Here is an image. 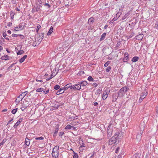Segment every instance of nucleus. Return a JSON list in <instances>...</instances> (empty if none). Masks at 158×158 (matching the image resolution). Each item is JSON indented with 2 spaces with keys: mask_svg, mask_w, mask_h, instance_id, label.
I'll return each mask as SVG.
<instances>
[{
  "mask_svg": "<svg viewBox=\"0 0 158 158\" xmlns=\"http://www.w3.org/2000/svg\"><path fill=\"white\" fill-rule=\"evenodd\" d=\"M19 28L20 30L23 29L24 28V26L23 25L22 23H20L19 26Z\"/></svg>",
  "mask_w": 158,
  "mask_h": 158,
  "instance_id": "25",
  "label": "nucleus"
},
{
  "mask_svg": "<svg viewBox=\"0 0 158 158\" xmlns=\"http://www.w3.org/2000/svg\"><path fill=\"white\" fill-rule=\"evenodd\" d=\"M44 5V6H48V8L50 7V6L49 5V4H48V3H45V4Z\"/></svg>",
  "mask_w": 158,
  "mask_h": 158,
  "instance_id": "61",
  "label": "nucleus"
},
{
  "mask_svg": "<svg viewBox=\"0 0 158 158\" xmlns=\"http://www.w3.org/2000/svg\"><path fill=\"white\" fill-rule=\"evenodd\" d=\"M9 56L7 55L2 56L1 57V59L3 60H6L8 59Z\"/></svg>",
  "mask_w": 158,
  "mask_h": 158,
  "instance_id": "21",
  "label": "nucleus"
},
{
  "mask_svg": "<svg viewBox=\"0 0 158 158\" xmlns=\"http://www.w3.org/2000/svg\"><path fill=\"white\" fill-rule=\"evenodd\" d=\"M6 35H7V34H6V33H3V36L5 38L6 37Z\"/></svg>",
  "mask_w": 158,
  "mask_h": 158,
  "instance_id": "60",
  "label": "nucleus"
},
{
  "mask_svg": "<svg viewBox=\"0 0 158 158\" xmlns=\"http://www.w3.org/2000/svg\"><path fill=\"white\" fill-rule=\"evenodd\" d=\"M143 99L142 98H141V97H140V98H139V102H141L142 101Z\"/></svg>",
  "mask_w": 158,
  "mask_h": 158,
  "instance_id": "54",
  "label": "nucleus"
},
{
  "mask_svg": "<svg viewBox=\"0 0 158 158\" xmlns=\"http://www.w3.org/2000/svg\"><path fill=\"white\" fill-rule=\"evenodd\" d=\"M23 120V118H20L19 119V120L16 122V123L15 124L14 126V127L15 128L16 127L18 126L20 123Z\"/></svg>",
  "mask_w": 158,
  "mask_h": 158,
  "instance_id": "9",
  "label": "nucleus"
},
{
  "mask_svg": "<svg viewBox=\"0 0 158 158\" xmlns=\"http://www.w3.org/2000/svg\"><path fill=\"white\" fill-rule=\"evenodd\" d=\"M44 139V137L42 136H41V137H37V138H35V139L36 140H38V139H39V140H43V139Z\"/></svg>",
  "mask_w": 158,
  "mask_h": 158,
  "instance_id": "41",
  "label": "nucleus"
},
{
  "mask_svg": "<svg viewBox=\"0 0 158 158\" xmlns=\"http://www.w3.org/2000/svg\"><path fill=\"white\" fill-rule=\"evenodd\" d=\"M43 91L44 93L47 94L49 92V89L46 88L44 89H43V91Z\"/></svg>",
  "mask_w": 158,
  "mask_h": 158,
  "instance_id": "23",
  "label": "nucleus"
},
{
  "mask_svg": "<svg viewBox=\"0 0 158 158\" xmlns=\"http://www.w3.org/2000/svg\"><path fill=\"white\" fill-rule=\"evenodd\" d=\"M20 29H19V27H15L14 29V31H18Z\"/></svg>",
  "mask_w": 158,
  "mask_h": 158,
  "instance_id": "48",
  "label": "nucleus"
},
{
  "mask_svg": "<svg viewBox=\"0 0 158 158\" xmlns=\"http://www.w3.org/2000/svg\"><path fill=\"white\" fill-rule=\"evenodd\" d=\"M129 54L127 52H125L124 54V56L125 57H128Z\"/></svg>",
  "mask_w": 158,
  "mask_h": 158,
  "instance_id": "49",
  "label": "nucleus"
},
{
  "mask_svg": "<svg viewBox=\"0 0 158 158\" xmlns=\"http://www.w3.org/2000/svg\"><path fill=\"white\" fill-rule=\"evenodd\" d=\"M29 105V104L27 103V104L25 106H25H22V107L21 108L22 110V111L24 110L25 108H26L27 106H28Z\"/></svg>",
  "mask_w": 158,
  "mask_h": 158,
  "instance_id": "32",
  "label": "nucleus"
},
{
  "mask_svg": "<svg viewBox=\"0 0 158 158\" xmlns=\"http://www.w3.org/2000/svg\"><path fill=\"white\" fill-rule=\"evenodd\" d=\"M25 142L26 145L27 146H28L30 144V140L27 138H26L25 139Z\"/></svg>",
  "mask_w": 158,
  "mask_h": 158,
  "instance_id": "14",
  "label": "nucleus"
},
{
  "mask_svg": "<svg viewBox=\"0 0 158 158\" xmlns=\"http://www.w3.org/2000/svg\"><path fill=\"white\" fill-rule=\"evenodd\" d=\"M143 35L142 34H140L136 36V39L138 40H141L143 38Z\"/></svg>",
  "mask_w": 158,
  "mask_h": 158,
  "instance_id": "10",
  "label": "nucleus"
},
{
  "mask_svg": "<svg viewBox=\"0 0 158 158\" xmlns=\"http://www.w3.org/2000/svg\"><path fill=\"white\" fill-rule=\"evenodd\" d=\"M93 85L94 86V87H96L98 86V84L95 83H94L93 84Z\"/></svg>",
  "mask_w": 158,
  "mask_h": 158,
  "instance_id": "58",
  "label": "nucleus"
},
{
  "mask_svg": "<svg viewBox=\"0 0 158 158\" xmlns=\"http://www.w3.org/2000/svg\"><path fill=\"white\" fill-rule=\"evenodd\" d=\"M148 94V92L145 89L144 91L143 92L142 94L140 95V97L142 98L143 99L144 98L147 96Z\"/></svg>",
  "mask_w": 158,
  "mask_h": 158,
  "instance_id": "7",
  "label": "nucleus"
},
{
  "mask_svg": "<svg viewBox=\"0 0 158 158\" xmlns=\"http://www.w3.org/2000/svg\"><path fill=\"white\" fill-rule=\"evenodd\" d=\"M40 8V5H38L36 7V11L37 12L38 11Z\"/></svg>",
  "mask_w": 158,
  "mask_h": 158,
  "instance_id": "30",
  "label": "nucleus"
},
{
  "mask_svg": "<svg viewBox=\"0 0 158 158\" xmlns=\"http://www.w3.org/2000/svg\"><path fill=\"white\" fill-rule=\"evenodd\" d=\"M95 154V152H93V154L91 156L90 158H92V157Z\"/></svg>",
  "mask_w": 158,
  "mask_h": 158,
  "instance_id": "59",
  "label": "nucleus"
},
{
  "mask_svg": "<svg viewBox=\"0 0 158 158\" xmlns=\"http://www.w3.org/2000/svg\"><path fill=\"white\" fill-rule=\"evenodd\" d=\"M155 27L158 29V21L155 24Z\"/></svg>",
  "mask_w": 158,
  "mask_h": 158,
  "instance_id": "47",
  "label": "nucleus"
},
{
  "mask_svg": "<svg viewBox=\"0 0 158 158\" xmlns=\"http://www.w3.org/2000/svg\"><path fill=\"white\" fill-rule=\"evenodd\" d=\"M113 130L111 129H107V136L108 138L110 137L112 135Z\"/></svg>",
  "mask_w": 158,
  "mask_h": 158,
  "instance_id": "8",
  "label": "nucleus"
},
{
  "mask_svg": "<svg viewBox=\"0 0 158 158\" xmlns=\"http://www.w3.org/2000/svg\"><path fill=\"white\" fill-rule=\"evenodd\" d=\"M12 23L11 22H9L7 24V26L9 27L11 26H12Z\"/></svg>",
  "mask_w": 158,
  "mask_h": 158,
  "instance_id": "51",
  "label": "nucleus"
},
{
  "mask_svg": "<svg viewBox=\"0 0 158 158\" xmlns=\"http://www.w3.org/2000/svg\"><path fill=\"white\" fill-rule=\"evenodd\" d=\"M73 152L74 154H73V158H78V154L77 153L75 152H74V151H73Z\"/></svg>",
  "mask_w": 158,
  "mask_h": 158,
  "instance_id": "28",
  "label": "nucleus"
},
{
  "mask_svg": "<svg viewBox=\"0 0 158 158\" xmlns=\"http://www.w3.org/2000/svg\"><path fill=\"white\" fill-rule=\"evenodd\" d=\"M146 123L144 121H141L140 123L139 130V132L137 133L136 137V139L138 141H140L141 139V135L144 130Z\"/></svg>",
  "mask_w": 158,
  "mask_h": 158,
  "instance_id": "1",
  "label": "nucleus"
},
{
  "mask_svg": "<svg viewBox=\"0 0 158 158\" xmlns=\"http://www.w3.org/2000/svg\"><path fill=\"white\" fill-rule=\"evenodd\" d=\"M27 91H25L23 92L22 94H20L19 96L16 98L15 100L16 104L18 105L19 102L22 101L24 97L27 94Z\"/></svg>",
  "mask_w": 158,
  "mask_h": 158,
  "instance_id": "4",
  "label": "nucleus"
},
{
  "mask_svg": "<svg viewBox=\"0 0 158 158\" xmlns=\"http://www.w3.org/2000/svg\"><path fill=\"white\" fill-rule=\"evenodd\" d=\"M110 129L111 130H113V126L111 124H110L108 126V127L107 128V129L109 130Z\"/></svg>",
  "mask_w": 158,
  "mask_h": 158,
  "instance_id": "34",
  "label": "nucleus"
},
{
  "mask_svg": "<svg viewBox=\"0 0 158 158\" xmlns=\"http://www.w3.org/2000/svg\"><path fill=\"white\" fill-rule=\"evenodd\" d=\"M84 73V72L83 71H81L79 73L80 75H83Z\"/></svg>",
  "mask_w": 158,
  "mask_h": 158,
  "instance_id": "55",
  "label": "nucleus"
},
{
  "mask_svg": "<svg viewBox=\"0 0 158 158\" xmlns=\"http://www.w3.org/2000/svg\"><path fill=\"white\" fill-rule=\"evenodd\" d=\"M59 125L58 124H57L56 126V130L54 133V136L56 135V134L57 133L59 130Z\"/></svg>",
  "mask_w": 158,
  "mask_h": 158,
  "instance_id": "12",
  "label": "nucleus"
},
{
  "mask_svg": "<svg viewBox=\"0 0 158 158\" xmlns=\"http://www.w3.org/2000/svg\"><path fill=\"white\" fill-rule=\"evenodd\" d=\"M6 139H3V140H2V142H1V145H3L4 143L6 142Z\"/></svg>",
  "mask_w": 158,
  "mask_h": 158,
  "instance_id": "44",
  "label": "nucleus"
},
{
  "mask_svg": "<svg viewBox=\"0 0 158 158\" xmlns=\"http://www.w3.org/2000/svg\"><path fill=\"white\" fill-rule=\"evenodd\" d=\"M71 128H73V127L71 126L70 125H68L67 126L65 127V129H70Z\"/></svg>",
  "mask_w": 158,
  "mask_h": 158,
  "instance_id": "24",
  "label": "nucleus"
},
{
  "mask_svg": "<svg viewBox=\"0 0 158 158\" xmlns=\"http://www.w3.org/2000/svg\"><path fill=\"white\" fill-rule=\"evenodd\" d=\"M118 139H119V137H118V134L115 133L114 136L110 139L109 144H112L113 143H116Z\"/></svg>",
  "mask_w": 158,
  "mask_h": 158,
  "instance_id": "2",
  "label": "nucleus"
},
{
  "mask_svg": "<svg viewBox=\"0 0 158 158\" xmlns=\"http://www.w3.org/2000/svg\"><path fill=\"white\" fill-rule=\"evenodd\" d=\"M78 83H79L81 85V86H85L87 85V82L86 81H84L82 82H81V83L79 82Z\"/></svg>",
  "mask_w": 158,
  "mask_h": 158,
  "instance_id": "18",
  "label": "nucleus"
},
{
  "mask_svg": "<svg viewBox=\"0 0 158 158\" xmlns=\"http://www.w3.org/2000/svg\"><path fill=\"white\" fill-rule=\"evenodd\" d=\"M94 106H96L98 105V103L97 102H94Z\"/></svg>",
  "mask_w": 158,
  "mask_h": 158,
  "instance_id": "62",
  "label": "nucleus"
},
{
  "mask_svg": "<svg viewBox=\"0 0 158 158\" xmlns=\"http://www.w3.org/2000/svg\"><path fill=\"white\" fill-rule=\"evenodd\" d=\"M13 118H12V119L9 120L8 122V123L7 124V125L8 124H10V123L13 120Z\"/></svg>",
  "mask_w": 158,
  "mask_h": 158,
  "instance_id": "56",
  "label": "nucleus"
},
{
  "mask_svg": "<svg viewBox=\"0 0 158 158\" xmlns=\"http://www.w3.org/2000/svg\"><path fill=\"white\" fill-rule=\"evenodd\" d=\"M27 55H25L22 58H21L19 60V62L20 63L23 62L27 58Z\"/></svg>",
  "mask_w": 158,
  "mask_h": 158,
  "instance_id": "15",
  "label": "nucleus"
},
{
  "mask_svg": "<svg viewBox=\"0 0 158 158\" xmlns=\"http://www.w3.org/2000/svg\"><path fill=\"white\" fill-rule=\"evenodd\" d=\"M81 85L79 83L77 84L72 85V86L71 87V88L72 89L74 90H79L81 89Z\"/></svg>",
  "mask_w": 158,
  "mask_h": 158,
  "instance_id": "6",
  "label": "nucleus"
},
{
  "mask_svg": "<svg viewBox=\"0 0 158 158\" xmlns=\"http://www.w3.org/2000/svg\"><path fill=\"white\" fill-rule=\"evenodd\" d=\"M108 96V95L106 94L103 93L102 95V98L103 99H105Z\"/></svg>",
  "mask_w": 158,
  "mask_h": 158,
  "instance_id": "26",
  "label": "nucleus"
},
{
  "mask_svg": "<svg viewBox=\"0 0 158 158\" xmlns=\"http://www.w3.org/2000/svg\"><path fill=\"white\" fill-rule=\"evenodd\" d=\"M106 34V33H104L102 35L101 38L100 40V41H102L105 39Z\"/></svg>",
  "mask_w": 158,
  "mask_h": 158,
  "instance_id": "20",
  "label": "nucleus"
},
{
  "mask_svg": "<svg viewBox=\"0 0 158 158\" xmlns=\"http://www.w3.org/2000/svg\"><path fill=\"white\" fill-rule=\"evenodd\" d=\"M59 146H55L53 148L52 152V155L53 157L55 158H57L59 156Z\"/></svg>",
  "mask_w": 158,
  "mask_h": 158,
  "instance_id": "3",
  "label": "nucleus"
},
{
  "mask_svg": "<svg viewBox=\"0 0 158 158\" xmlns=\"http://www.w3.org/2000/svg\"><path fill=\"white\" fill-rule=\"evenodd\" d=\"M10 16H14L15 15V13L14 12H13L12 11H11L10 12Z\"/></svg>",
  "mask_w": 158,
  "mask_h": 158,
  "instance_id": "43",
  "label": "nucleus"
},
{
  "mask_svg": "<svg viewBox=\"0 0 158 158\" xmlns=\"http://www.w3.org/2000/svg\"><path fill=\"white\" fill-rule=\"evenodd\" d=\"M138 157V158H139V157L138 154H135L133 156V158H137Z\"/></svg>",
  "mask_w": 158,
  "mask_h": 158,
  "instance_id": "35",
  "label": "nucleus"
},
{
  "mask_svg": "<svg viewBox=\"0 0 158 158\" xmlns=\"http://www.w3.org/2000/svg\"><path fill=\"white\" fill-rule=\"evenodd\" d=\"M108 27V25H105L104 27V29H106Z\"/></svg>",
  "mask_w": 158,
  "mask_h": 158,
  "instance_id": "63",
  "label": "nucleus"
},
{
  "mask_svg": "<svg viewBox=\"0 0 158 158\" xmlns=\"http://www.w3.org/2000/svg\"><path fill=\"white\" fill-rule=\"evenodd\" d=\"M24 52L23 50H20L17 53V55H21Z\"/></svg>",
  "mask_w": 158,
  "mask_h": 158,
  "instance_id": "27",
  "label": "nucleus"
},
{
  "mask_svg": "<svg viewBox=\"0 0 158 158\" xmlns=\"http://www.w3.org/2000/svg\"><path fill=\"white\" fill-rule=\"evenodd\" d=\"M110 62L109 61H108L106 62L104 64V66L106 67L108 66V64H110Z\"/></svg>",
  "mask_w": 158,
  "mask_h": 158,
  "instance_id": "42",
  "label": "nucleus"
},
{
  "mask_svg": "<svg viewBox=\"0 0 158 158\" xmlns=\"http://www.w3.org/2000/svg\"><path fill=\"white\" fill-rule=\"evenodd\" d=\"M128 57H124L123 59V61L124 62H126L128 60Z\"/></svg>",
  "mask_w": 158,
  "mask_h": 158,
  "instance_id": "39",
  "label": "nucleus"
},
{
  "mask_svg": "<svg viewBox=\"0 0 158 158\" xmlns=\"http://www.w3.org/2000/svg\"><path fill=\"white\" fill-rule=\"evenodd\" d=\"M40 25L39 24H38L37 26V29H36V31L37 32H38L39 29L40 28Z\"/></svg>",
  "mask_w": 158,
  "mask_h": 158,
  "instance_id": "40",
  "label": "nucleus"
},
{
  "mask_svg": "<svg viewBox=\"0 0 158 158\" xmlns=\"http://www.w3.org/2000/svg\"><path fill=\"white\" fill-rule=\"evenodd\" d=\"M36 81L37 82L40 81L41 82H43V81L42 80H38L37 78H36Z\"/></svg>",
  "mask_w": 158,
  "mask_h": 158,
  "instance_id": "57",
  "label": "nucleus"
},
{
  "mask_svg": "<svg viewBox=\"0 0 158 158\" xmlns=\"http://www.w3.org/2000/svg\"><path fill=\"white\" fill-rule=\"evenodd\" d=\"M64 92V88H61L56 92V94L57 95H59L62 94Z\"/></svg>",
  "mask_w": 158,
  "mask_h": 158,
  "instance_id": "11",
  "label": "nucleus"
},
{
  "mask_svg": "<svg viewBox=\"0 0 158 158\" xmlns=\"http://www.w3.org/2000/svg\"><path fill=\"white\" fill-rule=\"evenodd\" d=\"M119 148H118V147L117 148H116V150H115V153H118V151L119 150Z\"/></svg>",
  "mask_w": 158,
  "mask_h": 158,
  "instance_id": "52",
  "label": "nucleus"
},
{
  "mask_svg": "<svg viewBox=\"0 0 158 158\" xmlns=\"http://www.w3.org/2000/svg\"><path fill=\"white\" fill-rule=\"evenodd\" d=\"M111 69V67L110 66L107 67L106 69V72H109Z\"/></svg>",
  "mask_w": 158,
  "mask_h": 158,
  "instance_id": "38",
  "label": "nucleus"
},
{
  "mask_svg": "<svg viewBox=\"0 0 158 158\" xmlns=\"http://www.w3.org/2000/svg\"><path fill=\"white\" fill-rule=\"evenodd\" d=\"M139 59V58L138 57L136 56H134L132 58L131 61L134 62H135L138 61Z\"/></svg>",
  "mask_w": 158,
  "mask_h": 158,
  "instance_id": "16",
  "label": "nucleus"
},
{
  "mask_svg": "<svg viewBox=\"0 0 158 158\" xmlns=\"http://www.w3.org/2000/svg\"><path fill=\"white\" fill-rule=\"evenodd\" d=\"M94 21V19L93 18H89L88 21V23L89 24H91Z\"/></svg>",
  "mask_w": 158,
  "mask_h": 158,
  "instance_id": "19",
  "label": "nucleus"
},
{
  "mask_svg": "<svg viewBox=\"0 0 158 158\" xmlns=\"http://www.w3.org/2000/svg\"><path fill=\"white\" fill-rule=\"evenodd\" d=\"M88 80L90 81H94V80L91 76H89L88 78Z\"/></svg>",
  "mask_w": 158,
  "mask_h": 158,
  "instance_id": "29",
  "label": "nucleus"
},
{
  "mask_svg": "<svg viewBox=\"0 0 158 158\" xmlns=\"http://www.w3.org/2000/svg\"><path fill=\"white\" fill-rule=\"evenodd\" d=\"M18 36V35L13 34L12 35V36L13 37H17Z\"/></svg>",
  "mask_w": 158,
  "mask_h": 158,
  "instance_id": "53",
  "label": "nucleus"
},
{
  "mask_svg": "<svg viewBox=\"0 0 158 158\" xmlns=\"http://www.w3.org/2000/svg\"><path fill=\"white\" fill-rule=\"evenodd\" d=\"M59 106V105H56L55 106H53V107L54 109L56 110L58 109Z\"/></svg>",
  "mask_w": 158,
  "mask_h": 158,
  "instance_id": "45",
  "label": "nucleus"
},
{
  "mask_svg": "<svg viewBox=\"0 0 158 158\" xmlns=\"http://www.w3.org/2000/svg\"><path fill=\"white\" fill-rule=\"evenodd\" d=\"M127 88L124 87L122 88L118 92V96L122 97L123 94H124L127 91Z\"/></svg>",
  "mask_w": 158,
  "mask_h": 158,
  "instance_id": "5",
  "label": "nucleus"
},
{
  "mask_svg": "<svg viewBox=\"0 0 158 158\" xmlns=\"http://www.w3.org/2000/svg\"><path fill=\"white\" fill-rule=\"evenodd\" d=\"M53 28L52 26H51L47 33V35H50L53 32Z\"/></svg>",
  "mask_w": 158,
  "mask_h": 158,
  "instance_id": "17",
  "label": "nucleus"
},
{
  "mask_svg": "<svg viewBox=\"0 0 158 158\" xmlns=\"http://www.w3.org/2000/svg\"><path fill=\"white\" fill-rule=\"evenodd\" d=\"M17 108L16 109H14L12 110L11 111V113L13 114H15L16 113V112L17 111Z\"/></svg>",
  "mask_w": 158,
  "mask_h": 158,
  "instance_id": "31",
  "label": "nucleus"
},
{
  "mask_svg": "<svg viewBox=\"0 0 158 158\" xmlns=\"http://www.w3.org/2000/svg\"><path fill=\"white\" fill-rule=\"evenodd\" d=\"M7 32L9 34H10L11 33V31L10 30H8Z\"/></svg>",
  "mask_w": 158,
  "mask_h": 158,
  "instance_id": "64",
  "label": "nucleus"
},
{
  "mask_svg": "<svg viewBox=\"0 0 158 158\" xmlns=\"http://www.w3.org/2000/svg\"><path fill=\"white\" fill-rule=\"evenodd\" d=\"M64 134V132H60L59 133V134L60 136H62Z\"/></svg>",
  "mask_w": 158,
  "mask_h": 158,
  "instance_id": "50",
  "label": "nucleus"
},
{
  "mask_svg": "<svg viewBox=\"0 0 158 158\" xmlns=\"http://www.w3.org/2000/svg\"><path fill=\"white\" fill-rule=\"evenodd\" d=\"M44 37V33H41L40 35H39V37L40 38H41V39H42ZM42 40V39L40 41V42Z\"/></svg>",
  "mask_w": 158,
  "mask_h": 158,
  "instance_id": "36",
  "label": "nucleus"
},
{
  "mask_svg": "<svg viewBox=\"0 0 158 158\" xmlns=\"http://www.w3.org/2000/svg\"><path fill=\"white\" fill-rule=\"evenodd\" d=\"M18 36H19L20 37V38L21 39H24V36H23V35H18Z\"/></svg>",
  "mask_w": 158,
  "mask_h": 158,
  "instance_id": "46",
  "label": "nucleus"
},
{
  "mask_svg": "<svg viewBox=\"0 0 158 158\" xmlns=\"http://www.w3.org/2000/svg\"><path fill=\"white\" fill-rule=\"evenodd\" d=\"M60 88V86L59 85H56L54 87V89L56 90H57Z\"/></svg>",
  "mask_w": 158,
  "mask_h": 158,
  "instance_id": "37",
  "label": "nucleus"
},
{
  "mask_svg": "<svg viewBox=\"0 0 158 158\" xmlns=\"http://www.w3.org/2000/svg\"><path fill=\"white\" fill-rule=\"evenodd\" d=\"M72 85H71V84H68L66 85L63 88H64V89H67L69 88H70V89H72L71 88V87L72 86Z\"/></svg>",
  "mask_w": 158,
  "mask_h": 158,
  "instance_id": "13",
  "label": "nucleus"
},
{
  "mask_svg": "<svg viewBox=\"0 0 158 158\" xmlns=\"http://www.w3.org/2000/svg\"><path fill=\"white\" fill-rule=\"evenodd\" d=\"M43 91V88H39L36 90V91L39 92H41Z\"/></svg>",
  "mask_w": 158,
  "mask_h": 158,
  "instance_id": "33",
  "label": "nucleus"
},
{
  "mask_svg": "<svg viewBox=\"0 0 158 158\" xmlns=\"http://www.w3.org/2000/svg\"><path fill=\"white\" fill-rule=\"evenodd\" d=\"M129 15H130V13L129 12L126 14L123 17L122 19L123 20H125L127 18V17Z\"/></svg>",
  "mask_w": 158,
  "mask_h": 158,
  "instance_id": "22",
  "label": "nucleus"
}]
</instances>
